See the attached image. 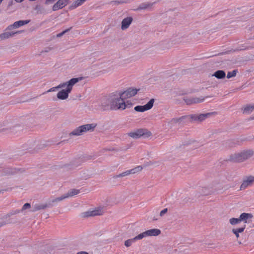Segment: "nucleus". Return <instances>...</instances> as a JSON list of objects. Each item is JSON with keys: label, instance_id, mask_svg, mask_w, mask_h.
<instances>
[{"label": "nucleus", "instance_id": "2f4dec72", "mask_svg": "<svg viewBox=\"0 0 254 254\" xmlns=\"http://www.w3.org/2000/svg\"><path fill=\"white\" fill-rule=\"evenodd\" d=\"M46 207L45 206H42V205H35L34 208V209L33 210V211H37L39 210H40L41 209H44Z\"/></svg>", "mask_w": 254, "mask_h": 254}, {"label": "nucleus", "instance_id": "f03ea898", "mask_svg": "<svg viewBox=\"0 0 254 254\" xmlns=\"http://www.w3.org/2000/svg\"><path fill=\"white\" fill-rule=\"evenodd\" d=\"M81 79L82 78L80 77L72 78L67 81L61 83L63 89L57 93V98L62 100L67 99L68 98L69 94L72 91L73 86L81 81Z\"/></svg>", "mask_w": 254, "mask_h": 254}, {"label": "nucleus", "instance_id": "7c9ffc66", "mask_svg": "<svg viewBox=\"0 0 254 254\" xmlns=\"http://www.w3.org/2000/svg\"><path fill=\"white\" fill-rule=\"evenodd\" d=\"M153 3H144L141 6L140 8L141 9H146L147 8L151 7Z\"/></svg>", "mask_w": 254, "mask_h": 254}, {"label": "nucleus", "instance_id": "393cba45", "mask_svg": "<svg viewBox=\"0 0 254 254\" xmlns=\"http://www.w3.org/2000/svg\"><path fill=\"white\" fill-rule=\"evenodd\" d=\"M143 167L141 166H137L136 167L130 170L131 174L138 173L141 171Z\"/></svg>", "mask_w": 254, "mask_h": 254}, {"label": "nucleus", "instance_id": "6ab92c4d", "mask_svg": "<svg viewBox=\"0 0 254 254\" xmlns=\"http://www.w3.org/2000/svg\"><path fill=\"white\" fill-rule=\"evenodd\" d=\"M212 76H215L218 79L224 78L226 76L225 72L222 70H219L216 71L212 75Z\"/></svg>", "mask_w": 254, "mask_h": 254}, {"label": "nucleus", "instance_id": "72a5a7b5", "mask_svg": "<svg viewBox=\"0 0 254 254\" xmlns=\"http://www.w3.org/2000/svg\"><path fill=\"white\" fill-rule=\"evenodd\" d=\"M80 164V163H76V160H74L72 162L71 164H69V165H72L73 167H77Z\"/></svg>", "mask_w": 254, "mask_h": 254}, {"label": "nucleus", "instance_id": "412c9836", "mask_svg": "<svg viewBox=\"0 0 254 254\" xmlns=\"http://www.w3.org/2000/svg\"><path fill=\"white\" fill-rule=\"evenodd\" d=\"M246 225H244L243 227L241 228H237V229H233L232 230V233L236 236L237 238L240 237L239 233H242L245 229Z\"/></svg>", "mask_w": 254, "mask_h": 254}, {"label": "nucleus", "instance_id": "4be33fe9", "mask_svg": "<svg viewBox=\"0 0 254 254\" xmlns=\"http://www.w3.org/2000/svg\"><path fill=\"white\" fill-rule=\"evenodd\" d=\"M86 0H76L69 6L70 9H73L82 5Z\"/></svg>", "mask_w": 254, "mask_h": 254}, {"label": "nucleus", "instance_id": "0eeeda50", "mask_svg": "<svg viewBox=\"0 0 254 254\" xmlns=\"http://www.w3.org/2000/svg\"><path fill=\"white\" fill-rule=\"evenodd\" d=\"M161 234V231L158 229H151L144 231L138 235V237L142 239L149 236H157Z\"/></svg>", "mask_w": 254, "mask_h": 254}, {"label": "nucleus", "instance_id": "ddd939ff", "mask_svg": "<svg viewBox=\"0 0 254 254\" xmlns=\"http://www.w3.org/2000/svg\"><path fill=\"white\" fill-rule=\"evenodd\" d=\"M240 218L241 222H243L245 223H248L252 221L253 217V215L251 213H243L240 215Z\"/></svg>", "mask_w": 254, "mask_h": 254}, {"label": "nucleus", "instance_id": "e433bc0d", "mask_svg": "<svg viewBox=\"0 0 254 254\" xmlns=\"http://www.w3.org/2000/svg\"><path fill=\"white\" fill-rule=\"evenodd\" d=\"M69 30V29H66L64 31H63L62 32L58 34L57 35V36L58 37H61L62 36H63L64 33H65L66 32H67Z\"/></svg>", "mask_w": 254, "mask_h": 254}, {"label": "nucleus", "instance_id": "a211bd4d", "mask_svg": "<svg viewBox=\"0 0 254 254\" xmlns=\"http://www.w3.org/2000/svg\"><path fill=\"white\" fill-rule=\"evenodd\" d=\"M80 192V190L73 189L70 190L66 193H65L67 198L72 197L74 195H77Z\"/></svg>", "mask_w": 254, "mask_h": 254}, {"label": "nucleus", "instance_id": "1a4fd4ad", "mask_svg": "<svg viewBox=\"0 0 254 254\" xmlns=\"http://www.w3.org/2000/svg\"><path fill=\"white\" fill-rule=\"evenodd\" d=\"M211 114L212 113H208L206 114H202L190 115V122H201L203 121L205 119L208 118Z\"/></svg>", "mask_w": 254, "mask_h": 254}, {"label": "nucleus", "instance_id": "79ce46f5", "mask_svg": "<svg viewBox=\"0 0 254 254\" xmlns=\"http://www.w3.org/2000/svg\"><path fill=\"white\" fill-rule=\"evenodd\" d=\"M3 0H0V4L1 3V2Z\"/></svg>", "mask_w": 254, "mask_h": 254}, {"label": "nucleus", "instance_id": "20e7f679", "mask_svg": "<svg viewBox=\"0 0 254 254\" xmlns=\"http://www.w3.org/2000/svg\"><path fill=\"white\" fill-rule=\"evenodd\" d=\"M253 155L252 150H245L232 155L230 156V160L233 162H241L250 158Z\"/></svg>", "mask_w": 254, "mask_h": 254}, {"label": "nucleus", "instance_id": "a878e982", "mask_svg": "<svg viewBox=\"0 0 254 254\" xmlns=\"http://www.w3.org/2000/svg\"><path fill=\"white\" fill-rule=\"evenodd\" d=\"M229 222L232 225H236L241 223L240 217L239 218H231L229 219Z\"/></svg>", "mask_w": 254, "mask_h": 254}, {"label": "nucleus", "instance_id": "9b49d317", "mask_svg": "<svg viewBox=\"0 0 254 254\" xmlns=\"http://www.w3.org/2000/svg\"><path fill=\"white\" fill-rule=\"evenodd\" d=\"M253 184H254V177L249 176L243 180L240 186V190H244L247 188L252 186Z\"/></svg>", "mask_w": 254, "mask_h": 254}, {"label": "nucleus", "instance_id": "423d86ee", "mask_svg": "<svg viewBox=\"0 0 254 254\" xmlns=\"http://www.w3.org/2000/svg\"><path fill=\"white\" fill-rule=\"evenodd\" d=\"M190 121V115L182 116L178 118H173L171 120L170 123L171 125L182 126L187 122Z\"/></svg>", "mask_w": 254, "mask_h": 254}, {"label": "nucleus", "instance_id": "6e6552de", "mask_svg": "<svg viewBox=\"0 0 254 254\" xmlns=\"http://www.w3.org/2000/svg\"><path fill=\"white\" fill-rule=\"evenodd\" d=\"M103 211L102 208L101 207H97L93 209H90L83 213L84 217H91L103 214Z\"/></svg>", "mask_w": 254, "mask_h": 254}, {"label": "nucleus", "instance_id": "7ed1b4c3", "mask_svg": "<svg viewBox=\"0 0 254 254\" xmlns=\"http://www.w3.org/2000/svg\"><path fill=\"white\" fill-rule=\"evenodd\" d=\"M97 125L96 124H88L80 126L75 129H74L71 132L69 133L70 136H80L87 131H92L94 130L96 127Z\"/></svg>", "mask_w": 254, "mask_h": 254}, {"label": "nucleus", "instance_id": "f704fd0d", "mask_svg": "<svg viewBox=\"0 0 254 254\" xmlns=\"http://www.w3.org/2000/svg\"><path fill=\"white\" fill-rule=\"evenodd\" d=\"M168 211V209L167 208H165L163 210H162L160 213V216H163L165 214H166L167 213Z\"/></svg>", "mask_w": 254, "mask_h": 254}, {"label": "nucleus", "instance_id": "b1692460", "mask_svg": "<svg viewBox=\"0 0 254 254\" xmlns=\"http://www.w3.org/2000/svg\"><path fill=\"white\" fill-rule=\"evenodd\" d=\"M254 110V103L247 105L244 107L243 112L246 114H249Z\"/></svg>", "mask_w": 254, "mask_h": 254}, {"label": "nucleus", "instance_id": "bb28decb", "mask_svg": "<svg viewBox=\"0 0 254 254\" xmlns=\"http://www.w3.org/2000/svg\"><path fill=\"white\" fill-rule=\"evenodd\" d=\"M65 198H67V196H66L65 194H64V195H62L61 196H60V197H57L56 198L53 199L51 200V202L53 203H58L59 202L63 200L64 199H65Z\"/></svg>", "mask_w": 254, "mask_h": 254}, {"label": "nucleus", "instance_id": "4468645a", "mask_svg": "<svg viewBox=\"0 0 254 254\" xmlns=\"http://www.w3.org/2000/svg\"><path fill=\"white\" fill-rule=\"evenodd\" d=\"M69 0H59L56 3L53 7L54 11L58 10L64 7L68 3Z\"/></svg>", "mask_w": 254, "mask_h": 254}, {"label": "nucleus", "instance_id": "58836bf2", "mask_svg": "<svg viewBox=\"0 0 254 254\" xmlns=\"http://www.w3.org/2000/svg\"><path fill=\"white\" fill-rule=\"evenodd\" d=\"M77 254H88V253L84 252H81L78 253Z\"/></svg>", "mask_w": 254, "mask_h": 254}, {"label": "nucleus", "instance_id": "dca6fc26", "mask_svg": "<svg viewBox=\"0 0 254 254\" xmlns=\"http://www.w3.org/2000/svg\"><path fill=\"white\" fill-rule=\"evenodd\" d=\"M132 18L131 17H127L124 18L122 22L121 29L125 30L128 28L132 21Z\"/></svg>", "mask_w": 254, "mask_h": 254}, {"label": "nucleus", "instance_id": "c85d7f7f", "mask_svg": "<svg viewBox=\"0 0 254 254\" xmlns=\"http://www.w3.org/2000/svg\"><path fill=\"white\" fill-rule=\"evenodd\" d=\"M237 70H234L232 71L228 72L227 75L228 78H230L233 77H235L236 75Z\"/></svg>", "mask_w": 254, "mask_h": 254}, {"label": "nucleus", "instance_id": "c9c22d12", "mask_svg": "<svg viewBox=\"0 0 254 254\" xmlns=\"http://www.w3.org/2000/svg\"><path fill=\"white\" fill-rule=\"evenodd\" d=\"M8 122H5L3 123V126L5 127L6 128H11V126H9Z\"/></svg>", "mask_w": 254, "mask_h": 254}, {"label": "nucleus", "instance_id": "cd10ccee", "mask_svg": "<svg viewBox=\"0 0 254 254\" xmlns=\"http://www.w3.org/2000/svg\"><path fill=\"white\" fill-rule=\"evenodd\" d=\"M130 174H131V173H130V170H127L122 173L119 174V175H118L117 176V177H118V178L123 177H125L127 175H129Z\"/></svg>", "mask_w": 254, "mask_h": 254}, {"label": "nucleus", "instance_id": "2eb2a0df", "mask_svg": "<svg viewBox=\"0 0 254 254\" xmlns=\"http://www.w3.org/2000/svg\"><path fill=\"white\" fill-rule=\"evenodd\" d=\"M29 21V20H19L16 21L12 25H9L7 29L8 30H11L13 28H17L20 26L28 24Z\"/></svg>", "mask_w": 254, "mask_h": 254}, {"label": "nucleus", "instance_id": "5701e85b", "mask_svg": "<svg viewBox=\"0 0 254 254\" xmlns=\"http://www.w3.org/2000/svg\"><path fill=\"white\" fill-rule=\"evenodd\" d=\"M138 240H141V239H140V237H138V235L137 236H136V237H135L134 238H133L132 239H128V240H127V241H126L125 242V245L127 247H130L132 244V243H134L136 241Z\"/></svg>", "mask_w": 254, "mask_h": 254}, {"label": "nucleus", "instance_id": "aec40b11", "mask_svg": "<svg viewBox=\"0 0 254 254\" xmlns=\"http://www.w3.org/2000/svg\"><path fill=\"white\" fill-rule=\"evenodd\" d=\"M204 100V99L203 97H195L192 99H190L187 103L188 104H196L202 102Z\"/></svg>", "mask_w": 254, "mask_h": 254}, {"label": "nucleus", "instance_id": "9d476101", "mask_svg": "<svg viewBox=\"0 0 254 254\" xmlns=\"http://www.w3.org/2000/svg\"><path fill=\"white\" fill-rule=\"evenodd\" d=\"M154 103V100L151 99L150 101L145 105L143 106H137L134 107V110L136 112H143L151 109L153 106Z\"/></svg>", "mask_w": 254, "mask_h": 254}, {"label": "nucleus", "instance_id": "473e14b6", "mask_svg": "<svg viewBox=\"0 0 254 254\" xmlns=\"http://www.w3.org/2000/svg\"><path fill=\"white\" fill-rule=\"evenodd\" d=\"M30 207H31V205L30 203H26L23 205V206L22 208L21 211H24L26 209H29L30 208Z\"/></svg>", "mask_w": 254, "mask_h": 254}, {"label": "nucleus", "instance_id": "f3484780", "mask_svg": "<svg viewBox=\"0 0 254 254\" xmlns=\"http://www.w3.org/2000/svg\"><path fill=\"white\" fill-rule=\"evenodd\" d=\"M20 31H17L15 32H6L2 33L0 35V41L7 39L10 37L13 36L15 34L17 33H20Z\"/></svg>", "mask_w": 254, "mask_h": 254}, {"label": "nucleus", "instance_id": "f8f14e48", "mask_svg": "<svg viewBox=\"0 0 254 254\" xmlns=\"http://www.w3.org/2000/svg\"><path fill=\"white\" fill-rule=\"evenodd\" d=\"M138 90L136 88H130L126 91L121 92L122 97H124L126 99L132 97L137 94Z\"/></svg>", "mask_w": 254, "mask_h": 254}, {"label": "nucleus", "instance_id": "c756f323", "mask_svg": "<svg viewBox=\"0 0 254 254\" xmlns=\"http://www.w3.org/2000/svg\"><path fill=\"white\" fill-rule=\"evenodd\" d=\"M62 88H63V86H62V85H61V83H60L58 86L50 88L46 92L48 93V92H54V91H56V90H57L58 89Z\"/></svg>", "mask_w": 254, "mask_h": 254}, {"label": "nucleus", "instance_id": "f257e3e1", "mask_svg": "<svg viewBox=\"0 0 254 254\" xmlns=\"http://www.w3.org/2000/svg\"><path fill=\"white\" fill-rule=\"evenodd\" d=\"M130 105L129 102L126 101V99L122 97L121 92L112 93L109 98L103 99L101 102L103 110L110 108L114 110H124Z\"/></svg>", "mask_w": 254, "mask_h": 254}, {"label": "nucleus", "instance_id": "a19ab883", "mask_svg": "<svg viewBox=\"0 0 254 254\" xmlns=\"http://www.w3.org/2000/svg\"><path fill=\"white\" fill-rule=\"evenodd\" d=\"M20 211L19 210H16L14 212V213L13 214H17L18 213H19Z\"/></svg>", "mask_w": 254, "mask_h": 254}, {"label": "nucleus", "instance_id": "4c0bfd02", "mask_svg": "<svg viewBox=\"0 0 254 254\" xmlns=\"http://www.w3.org/2000/svg\"><path fill=\"white\" fill-rule=\"evenodd\" d=\"M55 1V0H46L45 3L46 4H50L54 2Z\"/></svg>", "mask_w": 254, "mask_h": 254}, {"label": "nucleus", "instance_id": "39448f33", "mask_svg": "<svg viewBox=\"0 0 254 254\" xmlns=\"http://www.w3.org/2000/svg\"><path fill=\"white\" fill-rule=\"evenodd\" d=\"M128 135L133 138L137 139L142 136L148 137L151 135V133L145 129H138L129 132L127 133Z\"/></svg>", "mask_w": 254, "mask_h": 254}, {"label": "nucleus", "instance_id": "ea45409f", "mask_svg": "<svg viewBox=\"0 0 254 254\" xmlns=\"http://www.w3.org/2000/svg\"><path fill=\"white\" fill-rule=\"evenodd\" d=\"M17 2H20L22 1L23 0H15Z\"/></svg>", "mask_w": 254, "mask_h": 254}]
</instances>
